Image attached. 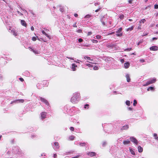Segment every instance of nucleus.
Wrapping results in <instances>:
<instances>
[{
	"mask_svg": "<svg viewBox=\"0 0 158 158\" xmlns=\"http://www.w3.org/2000/svg\"><path fill=\"white\" fill-rule=\"evenodd\" d=\"M80 99V94L78 93H75L71 99V102L75 104L77 103Z\"/></svg>",
	"mask_w": 158,
	"mask_h": 158,
	"instance_id": "1",
	"label": "nucleus"
},
{
	"mask_svg": "<svg viewBox=\"0 0 158 158\" xmlns=\"http://www.w3.org/2000/svg\"><path fill=\"white\" fill-rule=\"evenodd\" d=\"M156 78H154L153 79H151L149 80L148 81L146 84H144L143 85L144 86H146L150 84H152L153 83H154L156 82Z\"/></svg>",
	"mask_w": 158,
	"mask_h": 158,
	"instance_id": "2",
	"label": "nucleus"
},
{
	"mask_svg": "<svg viewBox=\"0 0 158 158\" xmlns=\"http://www.w3.org/2000/svg\"><path fill=\"white\" fill-rule=\"evenodd\" d=\"M122 30V28H120L118 30L116 31L117 34L116 35L118 36H120L122 35V33L121 32Z\"/></svg>",
	"mask_w": 158,
	"mask_h": 158,
	"instance_id": "3",
	"label": "nucleus"
},
{
	"mask_svg": "<svg viewBox=\"0 0 158 158\" xmlns=\"http://www.w3.org/2000/svg\"><path fill=\"white\" fill-rule=\"evenodd\" d=\"M130 140L131 141L133 142L134 143L136 144H137L138 143V141L135 138L133 137H131L130 138Z\"/></svg>",
	"mask_w": 158,
	"mask_h": 158,
	"instance_id": "4",
	"label": "nucleus"
},
{
	"mask_svg": "<svg viewBox=\"0 0 158 158\" xmlns=\"http://www.w3.org/2000/svg\"><path fill=\"white\" fill-rule=\"evenodd\" d=\"M39 98H40V100L42 102L44 103L46 105H48V102L47 101L45 98L41 97H39Z\"/></svg>",
	"mask_w": 158,
	"mask_h": 158,
	"instance_id": "5",
	"label": "nucleus"
},
{
	"mask_svg": "<svg viewBox=\"0 0 158 158\" xmlns=\"http://www.w3.org/2000/svg\"><path fill=\"white\" fill-rule=\"evenodd\" d=\"M24 102V100L23 99H18L15 100L14 101H12L11 102L10 104H12L13 102H15V103H23Z\"/></svg>",
	"mask_w": 158,
	"mask_h": 158,
	"instance_id": "6",
	"label": "nucleus"
},
{
	"mask_svg": "<svg viewBox=\"0 0 158 158\" xmlns=\"http://www.w3.org/2000/svg\"><path fill=\"white\" fill-rule=\"evenodd\" d=\"M59 148L58 143L57 142H56L54 143V148L55 150L58 149Z\"/></svg>",
	"mask_w": 158,
	"mask_h": 158,
	"instance_id": "7",
	"label": "nucleus"
},
{
	"mask_svg": "<svg viewBox=\"0 0 158 158\" xmlns=\"http://www.w3.org/2000/svg\"><path fill=\"white\" fill-rule=\"evenodd\" d=\"M150 50L154 51H157L158 50V47L156 46H153L150 48Z\"/></svg>",
	"mask_w": 158,
	"mask_h": 158,
	"instance_id": "8",
	"label": "nucleus"
},
{
	"mask_svg": "<svg viewBox=\"0 0 158 158\" xmlns=\"http://www.w3.org/2000/svg\"><path fill=\"white\" fill-rule=\"evenodd\" d=\"M47 114L46 112H43L41 114V117L42 119H43L45 118Z\"/></svg>",
	"mask_w": 158,
	"mask_h": 158,
	"instance_id": "9",
	"label": "nucleus"
},
{
	"mask_svg": "<svg viewBox=\"0 0 158 158\" xmlns=\"http://www.w3.org/2000/svg\"><path fill=\"white\" fill-rule=\"evenodd\" d=\"M87 154L88 156L90 157H92L96 155L95 153L93 152H88L87 153Z\"/></svg>",
	"mask_w": 158,
	"mask_h": 158,
	"instance_id": "10",
	"label": "nucleus"
},
{
	"mask_svg": "<svg viewBox=\"0 0 158 158\" xmlns=\"http://www.w3.org/2000/svg\"><path fill=\"white\" fill-rule=\"evenodd\" d=\"M77 67V66L74 64H72V69L73 71H74L76 70V68Z\"/></svg>",
	"mask_w": 158,
	"mask_h": 158,
	"instance_id": "11",
	"label": "nucleus"
},
{
	"mask_svg": "<svg viewBox=\"0 0 158 158\" xmlns=\"http://www.w3.org/2000/svg\"><path fill=\"white\" fill-rule=\"evenodd\" d=\"M126 78L127 81V82H130L131 79L129 75L128 74H127L126 75Z\"/></svg>",
	"mask_w": 158,
	"mask_h": 158,
	"instance_id": "12",
	"label": "nucleus"
},
{
	"mask_svg": "<svg viewBox=\"0 0 158 158\" xmlns=\"http://www.w3.org/2000/svg\"><path fill=\"white\" fill-rule=\"evenodd\" d=\"M130 66V63L128 62H127L124 64V67L125 69L128 68Z\"/></svg>",
	"mask_w": 158,
	"mask_h": 158,
	"instance_id": "13",
	"label": "nucleus"
},
{
	"mask_svg": "<svg viewBox=\"0 0 158 158\" xmlns=\"http://www.w3.org/2000/svg\"><path fill=\"white\" fill-rule=\"evenodd\" d=\"M21 24L23 26L26 27L27 24L25 21L23 20H21Z\"/></svg>",
	"mask_w": 158,
	"mask_h": 158,
	"instance_id": "14",
	"label": "nucleus"
},
{
	"mask_svg": "<svg viewBox=\"0 0 158 158\" xmlns=\"http://www.w3.org/2000/svg\"><path fill=\"white\" fill-rule=\"evenodd\" d=\"M42 33L45 35L46 36H47L48 38L49 39H51V37L49 35H48L44 31H42Z\"/></svg>",
	"mask_w": 158,
	"mask_h": 158,
	"instance_id": "15",
	"label": "nucleus"
},
{
	"mask_svg": "<svg viewBox=\"0 0 158 158\" xmlns=\"http://www.w3.org/2000/svg\"><path fill=\"white\" fill-rule=\"evenodd\" d=\"M30 49H31V50L32 51V52L35 54H38L39 53V52L37 50H34L32 48H29Z\"/></svg>",
	"mask_w": 158,
	"mask_h": 158,
	"instance_id": "16",
	"label": "nucleus"
},
{
	"mask_svg": "<svg viewBox=\"0 0 158 158\" xmlns=\"http://www.w3.org/2000/svg\"><path fill=\"white\" fill-rule=\"evenodd\" d=\"M11 32L15 36H16L17 35V32L15 30H11Z\"/></svg>",
	"mask_w": 158,
	"mask_h": 158,
	"instance_id": "17",
	"label": "nucleus"
},
{
	"mask_svg": "<svg viewBox=\"0 0 158 158\" xmlns=\"http://www.w3.org/2000/svg\"><path fill=\"white\" fill-rule=\"evenodd\" d=\"M138 150L139 152H143V148L140 146H139L138 147Z\"/></svg>",
	"mask_w": 158,
	"mask_h": 158,
	"instance_id": "18",
	"label": "nucleus"
},
{
	"mask_svg": "<svg viewBox=\"0 0 158 158\" xmlns=\"http://www.w3.org/2000/svg\"><path fill=\"white\" fill-rule=\"evenodd\" d=\"M105 19H106L104 17H103L100 20L101 22L102 23V24L104 26L105 25V22H104Z\"/></svg>",
	"mask_w": 158,
	"mask_h": 158,
	"instance_id": "19",
	"label": "nucleus"
},
{
	"mask_svg": "<svg viewBox=\"0 0 158 158\" xmlns=\"http://www.w3.org/2000/svg\"><path fill=\"white\" fill-rule=\"evenodd\" d=\"M130 142L129 140L124 141L123 142V144L125 145H127L130 143Z\"/></svg>",
	"mask_w": 158,
	"mask_h": 158,
	"instance_id": "20",
	"label": "nucleus"
},
{
	"mask_svg": "<svg viewBox=\"0 0 158 158\" xmlns=\"http://www.w3.org/2000/svg\"><path fill=\"white\" fill-rule=\"evenodd\" d=\"M129 128L128 125L123 126L122 128V130H127Z\"/></svg>",
	"mask_w": 158,
	"mask_h": 158,
	"instance_id": "21",
	"label": "nucleus"
},
{
	"mask_svg": "<svg viewBox=\"0 0 158 158\" xmlns=\"http://www.w3.org/2000/svg\"><path fill=\"white\" fill-rule=\"evenodd\" d=\"M75 136L73 135H72L69 136V139L70 140H72L74 139L75 138Z\"/></svg>",
	"mask_w": 158,
	"mask_h": 158,
	"instance_id": "22",
	"label": "nucleus"
},
{
	"mask_svg": "<svg viewBox=\"0 0 158 158\" xmlns=\"http://www.w3.org/2000/svg\"><path fill=\"white\" fill-rule=\"evenodd\" d=\"M146 21V20L145 19H141L140 21H139V23H144Z\"/></svg>",
	"mask_w": 158,
	"mask_h": 158,
	"instance_id": "23",
	"label": "nucleus"
},
{
	"mask_svg": "<svg viewBox=\"0 0 158 158\" xmlns=\"http://www.w3.org/2000/svg\"><path fill=\"white\" fill-rule=\"evenodd\" d=\"M154 89V88L152 87H149L147 89L148 91H149V90H153Z\"/></svg>",
	"mask_w": 158,
	"mask_h": 158,
	"instance_id": "24",
	"label": "nucleus"
},
{
	"mask_svg": "<svg viewBox=\"0 0 158 158\" xmlns=\"http://www.w3.org/2000/svg\"><path fill=\"white\" fill-rule=\"evenodd\" d=\"M86 143H79V145L81 146H85L86 145Z\"/></svg>",
	"mask_w": 158,
	"mask_h": 158,
	"instance_id": "25",
	"label": "nucleus"
},
{
	"mask_svg": "<svg viewBox=\"0 0 158 158\" xmlns=\"http://www.w3.org/2000/svg\"><path fill=\"white\" fill-rule=\"evenodd\" d=\"M130 151L131 153V154L133 155H135V152L133 150H132V149L130 148Z\"/></svg>",
	"mask_w": 158,
	"mask_h": 158,
	"instance_id": "26",
	"label": "nucleus"
},
{
	"mask_svg": "<svg viewBox=\"0 0 158 158\" xmlns=\"http://www.w3.org/2000/svg\"><path fill=\"white\" fill-rule=\"evenodd\" d=\"M126 104L128 106H129L130 105V102L129 101L127 100L126 102Z\"/></svg>",
	"mask_w": 158,
	"mask_h": 158,
	"instance_id": "27",
	"label": "nucleus"
},
{
	"mask_svg": "<svg viewBox=\"0 0 158 158\" xmlns=\"http://www.w3.org/2000/svg\"><path fill=\"white\" fill-rule=\"evenodd\" d=\"M96 37L97 39L99 40L101 39L102 36L100 35H97Z\"/></svg>",
	"mask_w": 158,
	"mask_h": 158,
	"instance_id": "28",
	"label": "nucleus"
},
{
	"mask_svg": "<svg viewBox=\"0 0 158 158\" xmlns=\"http://www.w3.org/2000/svg\"><path fill=\"white\" fill-rule=\"evenodd\" d=\"M133 28H134L133 27V26H132L131 27L128 28L127 29V31H131L132 30H133Z\"/></svg>",
	"mask_w": 158,
	"mask_h": 158,
	"instance_id": "29",
	"label": "nucleus"
},
{
	"mask_svg": "<svg viewBox=\"0 0 158 158\" xmlns=\"http://www.w3.org/2000/svg\"><path fill=\"white\" fill-rule=\"evenodd\" d=\"M132 50V48H127L124 49V51H130Z\"/></svg>",
	"mask_w": 158,
	"mask_h": 158,
	"instance_id": "30",
	"label": "nucleus"
},
{
	"mask_svg": "<svg viewBox=\"0 0 158 158\" xmlns=\"http://www.w3.org/2000/svg\"><path fill=\"white\" fill-rule=\"evenodd\" d=\"M91 41L93 43H97L98 42V41L97 40H92Z\"/></svg>",
	"mask_w": 158,
	"mask_h": 158,
	"instance_id": "31",
	"label": "nucleus"
},
{
	"mask_svg": "<svg viewBox=\"0 0 158 158\" xmlns=\"http://www.w3.org/2000/svg\"><path fill=\"white\" fill-rule=\"evenodd\" d=\"M137 103V102L135 100H134V103H133V106H135L136 105Z\"/></svg>",
	"mask_w": 158,
	"mask_h": 158,
	"instance_id": "32",
	"label": "nucleus"
},
{
	"mask_svg": "<svg viewBox=\"0 0 158 158\" xmlns=\"http://www.w3.org/2000/svg\"><path fill=\"white\" fill-rule=\"evenodd\" d=\"M154 137H155V139H158V137H157V135L156 134V133H154Z\"/></svg>",
	"mask_w": 158,
	"mask_h": 158,
	"instance_id": "33",
	"label": "nucleus"
},
{
	"mask_svg": "<svg viewBox=\"0 0 158 158\" xmlns=\"http://www.w3.org/2000/svg\"><path fill=\"white\" fill-rule=\"evenodd\" d=\"M84 59L85 60H90V58L88 56H85L84 57Z\"/></svg>",
	"mask_w": 158,
	"mask_h": 158,
	"instance_id": "34",
	"label": "nucleus"
},
{
	"mask_svg": "<svg viewBox=\"0 0 158 158\" xmlns=\"http://www.w3.org/2000/svg\"><path fill=\"white\" fill-rule=\"evenodd\" d=\"M86 65L88 66H89V67H91L93 66L92 65V64H86Z\"/></svg>",
	"mask_w": 158,
	"mask_h": 158,
	"instance_id": "35",
	"label": "nucleus"
},
{
	"mask_svg": "<svg viewBox=\"0 0 158 158\" xmlns=\"http://www.w3.org/2000/svg\"><path fill=\"white\" fill-rule=\"evenodd\" d=\"M106 142L104 141L103 142L102 144V145L103 147H105L106 145Z\"/></svg>",
	"mask_w": 158,
	"mask_h": 158,
	"instance_id": "36",
	"label": "nucleus"
},
{
	"mask_svg": "<svg viewBox=\"0 0 158 158\" xmlns=\"http://www.w3.org/2000/svg\"><path fill=\"white\" fill-rule=\"evenodd\" d=\"M151 6H147V7H145V8H144V9H143V10H146V9H150V7H151Z\"/></svg>",
	"mask_w": 158,
	"mask_h": 158,
	"instance_id": "37",
	"label": "nucleus"
},
{
	"mask_svg": "<svg viewBox=\"0 0 158 158\" xmlns=\"http://www.w3.org/2000/svg\"><path fill=\"white\" fill-rule=\"evenodd\" d=\"M90 17V15H86L85 16L84 18H89Z\"/></svg>",
	"mask_w": 158,
	"mask_h": 158,
	"instance_id": "38",
	"label": "nucleus"
},
{
	"mask_svg": "<svg viewBox=\"0 0 158 158\" xmlns=\"http://www.w3.org/2000/svg\"><path fill=\"white\" fill-rule=\"evenodd\" d=\"M119 18L121 19H123L124 18V15H121L119 16Z\"/></svg>",
	"mask_w": 158,
	"mask_h": 158,
	"instance_id": "39",
	"label": "nucleus"
},
{
	"mask_svg": "<svg viewBox=\"0 0 158 158\" xmlns=\"http://www.w3.org/2000/svg\"><path fill=\"white\" fill-rule=\"evenodd\" d=\"M93 69L94 70H97L98 69V67L95 66H94V67Z\"/></svg>",
	"mask_w": 158,
	"mask_h": 158,
	"instance_id": "40",
	"label": "nucleus"
},
{
	"mask_svg": "<svg viewBox=\"0 0 158 158\" xmlns=\"http://www.w3.org/2000/svg\"><path fill=\"white\" fill-rule=\"evenodd\" d=\"M89 105L88 104H86L85 105L84 108H88Z\"/></svg>",
	"mask_w": 158,
	"mask_h": 158,
	"instance_id": "41",
	"label": "nucleus"
},
{
	"mask_svg": "<svg viewBox=\"0 0 158 158\" xmlns=\"http://www.w3.org/2000/svg\"><path fill=\"white\" fill-rule=\"evenodd\" d=\"M36 38L35 37H33L32 38V40L33 41H35L36 40Z\"/></svg>",
	"mask_w": 158,
	"mask_h": 158,
	"instance_id": "42",
	"label": "nucleus"
},
{
	"mask_svg": "<svg viewBox=\"0 0 158 158\" xmlns=\"http://www.w3.org/2000/svg\"><path fill=\"white\" fill-rule=\"evenodd\" d=\"M78 41L79 42H81L83 41V40L81 38H79L78 40Z\"/></svg>",
	"mask_w": 158,
	"mask_h": 158,
	"instance_id": "43",
	"label": "nucleus"
},
{
	"mask_svg": "<svg viewBox=\"0 0 158 158\" xmlns=\"http://www.w3.org/2000/svg\"><path fill=\"white\" fill-rule=\"evenodd\" d=\"M154 8L156 9H158V5L156 4L154 5Z\"/></svg>",
	"mask_w": 158,
	"mask_h": 158,
	"instance_id": "44",
	"label": "nucleus"
},
{
	"mask_svg": "<svg viewBox=\"0 0 158 158\" xmlns=\"http://www.w3.org/2000/svg\"><path fill=\"white\" fill-rule=\"evenodd\" d=\"M92 34V32L91 31L89 32L88 33L87 35H90Z\"/></svg>",
	"mask_w": 158,
	"mask_h": 158,
	"instance_id": "45",
	"label": "nucleus"
},
{
	"mask_svg": "<svg viewBox=\"0 0 158 158\" xmlns=\"http://www.w3.org/2000/svg\"><path fill=\"white\" fill-rule=\"evenodd\" d=\"M70 130L72 131H73L74 130V128L73 127H71L70 128Z\"/></svg>",
	"mask_w": 158,
	"mask_h": 158,
	"instance_id": "46",
	"label": "nucleus"
},
{
	"mask_svg": "<svg viewBox=\"0 0 158 158\" xmlns=\"http://www.w3.org/2000/svg\"><path fill=\"white\" fill-rule=\"evenodd\" d=\"M19 80L22 82H23L24 81V79L22 78H19Z\"/></svg>",
	"mask_w": 158,
	"mask_h": 158,
	"instance_id": "47",
	"label": "nucleus"
},
{
	"mask_svg": "<svg viewBox=\"0 0 158 158\" xmlns=\"http://www.w3.org/2000/svg\"><path fill=\"white\" fill-rule=\"evenodd\" d=\"M133 0H129V1H128L129 3L130 4H131L132 3V1Z\"/></svg>",
	"mask_w": 158,
	"mask_h": 158,
	"instance_id": "48",
	"label": "nucleus"
},
{
	"mask_svg": "<svg viewBox=\"0 0 158 158\" xmlns=\"http://www.w3.org/2000/svg\"><path fill=\"white\" fill-rule=\"evenodd\" d=\"M138 28L139 29H141V25L140 24H139V25L138 27Z\"/></svg>",
	"mask_w": 158,
	"mask_h": 158,
	"instance_id": "49",
	"label": "nucleus"
},
{
	"mask_svg": "<svg viewBox=\"0 0 158 158\" xmlns=\"http://www.w3.org/2000/svg\"><path fill=\"white\" fill-rule=\"evenodd\" d=\"M60 11H61V12H63L64 11V9L63 8H60Z\"/></svg>",
	"mask_w": 158,
	"mask_h": 158,
	"instance_id": "50",
	"label": "nucleus"
},
{
	"mask_svg": "<svg viewBox=\"0 0 158 158\" xmlns=\"http://www.w3.org/2000/svg\"><path fill=\"white\" fill-rule=\"evenodd\" d=\"M140 61L141 62L143 63L144 62V60L143 59H141L140 60Z\"/></svg>",
	"mask_w": 158,
	"mask_h": 158,
	"instance_id": "51",
	"label": "nucleus"
},
{
	"mask_svg": "<svg viewBox=\"0 0 158 158\" xmlns=\"http://www.w3.org/2000/svg\"><path fill=\"white\" fill-rule=\"evenodd\" d=\"M67 58H68L69 59H70L71 60H74V59L73 58H72V57H67Z\"/></svg>",
	"mask_w": 158,
	"mask_h": 158,
	"instance_id": "52",
	"label": "nucleus"
},
{
	"mask_svg": "<svg viewBox=\"0 0 158 158\" xmlns=\"http://www.w3.org/2000/svg\"><path fill=\"white\" fill-rule=\"evenodd\" d=\"M120 61L122 63H123L124 62V60L123 59H121Z\"/></svg>",
	"mask_w": 158,
	"mask_h": 158,
	"instance_id": "53",
	"label": "nucleus"
},
{
	"mask_svg": "<svg viewBox=\"0 0 158 158\" xmlns=\"http://www.w3.org/2000/svg\"><path fill=\"white\" fill-rule=\"evenodd\" d=\"M128 110H132V108H131V107H128Z\"/></svg>",
	"mask_w": 158,
	"mask_h": 158,
	"instance_id": "54",
	"label": "nucleus"
},
{
	"mask_svg": "<svg viewBox=\"0 0 158 158\" xmlns=\"http://www.w3.org/2000/svg\"><path fill=\"white\" fill-rule=\"evenodd\" d=\"M31 29L32 31H33L34 30V27L33 26H31Z\"/></svg>",
	"mask_w": 158,
	"mask_h": 158,
	"instance_id": "55",
	"label": "nucleus"
},
{
	"mask_svg": "<svg viewBox=\"0 0 158 158\" xmlns=\"http://www.w3.org/2000/svg\"><path fill=\"white\" fill-rule=\"evenodd\" d=\"M77 31L78 33H81L82 31L81 30H77Z\"/></svg>",
	"mask_w": 158,
	"mask_h": 158,
	"instance_id": "56",
	"label": "nucleus"
},
{
	"mask_svg": "<svg viewBox=\"0 0 158 158\" xmlns=\"http://www.w3.org/2000/svg\"><path fill=\"white\" fill-rule=\"evenodd\" d=\"M100 9H101V8H99V9H97V10H95V11L96 12H98V11L100 10Z\"/></svg>",
	"mask_w": 158,
	"mask_h": 158,
	"instance_id": "57",
	"label": "nucleus"
},
{
	"mask_svg": "<svg viewBox=\"0 0 158 158\" xmlns=\"http://www.w3.org/2000/svg\"><path fill=\"white\" fill-rule=\"evenodd\" d=\"M57 156V155L56 154H54L53 157L54 158H56Z\"/></svg>",
	"mask_w": 158,
	"mask_h": 158,
	"instance_id": "58",
	"label": "nucleus"
},
{
	"mask_svg": "<svg viewBox=\"0 0 158 158\" xmlns=\"http://www.w3.org/2000/svg\"><path fill=\"white\" fill-rule=\"evenodd\" d=\"M79 156H75V157H72L71 158H78L79 157Z\"/></svg>",
	"mask_w": 158,
	"mask_h": 158,
	"instance_id": "59",
	"label": "nucleus"
},
{
	"mask_svg": "<svg viewBox=\"0 0 158 158\" xmlns=\"http://www.w3.org/2000/svg\"><path fill=\"white\" fill-rule=\"evenodd\" d=\"M157 38L156 37H153L152 38L153 40H157Z\"/></svg>",
	"mask_w": 158,
	"mask_h": 158,
	"instance_id": "60",
	"label": "nucleus"
},
{
	"mask_svg": "<svg viewBox=\"0 0 158 158\" xmlns=\"http://www.w3.org/2000/svg\"><path fill=\"white\" fill-rule=\"evenodd\" d=\"M74 16L75 17H77V16H78V15L77 14H74Z\"/></svg>",
	"mask_w": 158,
	"mask_h": 158,
	"instance_id": "61",
	"label": "nucleus"
},
{
	"mask_svg": "<svg viewBox=\"0 0 158 158\" xmlns=\"http://www.w3.org/2000/svg\"><path fill=\"white\" fill-rule=\"evenodd\" d=\"M79 61V60H77V61H74L76 62V63H79V62L77 61Z\"/></svg>",
	"mask_w": 158,
	"mask_h": 158,
	"instance_id": "62",
	"label": "nucleus"
},
{
	"mask_svg": "<svg viewBox=\"0 0 158 158\" xmlns=\"http://www.w3.org/2000/svg\"><path fill=\"white\" fill-rule=\"evenodd\" d=\"M98 4H99V3H95V6H96V5H98Z\"/></svg>",
	"mask_w": 158,
	"mask_h": 158,
	"instance_id": "63",
	"label": "nucleus"
},
{
	"mask_svg": "<svg viewBox=\"0 0 158 158\" xmlns=\"http://www.w3.org/2000/svg\"><path fill=\"white\" fill-rule=\"evenodd\" d=\"M114 32H112V33H110V34H109V35H111L112 34H113L114 33Z\"/></svg>",
	"mask_w": 158,
	"mask_h": 158,
	"instance_id": "64",
	"label": "nucleus"
}]
</instances>
